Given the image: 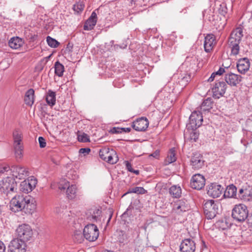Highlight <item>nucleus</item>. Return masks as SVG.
Wrapping results in <instances>:
<instances>
[{
	"label": "nucleus",
	"instance_id": "obj_39",
	"mask_svg": "<svg viewBox=\"0 0 252 252\" xmlns=\"http://www.w3.org/2000/svg\"><path fill=\"white\" fill-rule=\"evenodd\" d=\"M84 238L83 233H82L81 231H75L73 235V240L74 242L77 243H82L84 240Z\"/></svg>",
	"mask_w": 252,
	"mask_h": 252
},
{
	"label": "nucleus",
	"instance_id": "obj_49",
	"mask_svg": "<svg viewBox=\"0 0 252 252\" xmlns=\"http://www.w3.org/2000/svg\"><path fill=\"white\" fill-rule=\"evenodd\" d=\"M113 213H114L113 209L111 208H109L107 210V211L106 212V214L108 216V220L107 222V225L109 223V222L113 216Z\"/></svg>",
	"mask_w": 252,
	"mask_h": 252
},
{
	"label": "nucleus",
	"instance_id": "obj_2",
	"mask_svg": "<svg viewBox=\"0 0 252 252\" xmlns=\"http://www.w3.org/2000/svg\"><path fill=\"white\" fill-rule=\"evenodd\" d=\"M12 137L15 158L17 159H21L23 156L24 152L23 135L22 131L18 128L14 129L13 131Z\"/></svg>",
	"mask_w": 252,
	"mask_h": 252
},
{
	"label": "nucleus",
	"instance_id": "obj_25",
	"mask_svg": "<svg viewBox=\"0 0 252 252\" xmlns=\"http://www.w3.org/2000/svg\"><path fill=\"white\" fill-rule=\"evenodd\" d=\"M242 77L240 75L230 73L225 74V81L231 86H236L241 81Z\"/></svg>",
	"mask_w": 252,
	"mask_h": 252
},
{
	"label": "nucleus",
	"instance_id": "obj_6",
	"mask_svg": "<svg viewBox=\"0 0 252 252\" xmlns=\"http://www.w3.org/2000/svg\"><path fill=\"white\" fill-rule=\"evenodd\" d=\"M84 237L90 242L95 241L99 236V231L96 225L89 224L86 225L83 230Z\"/></svg>",
	"mask_w": 252,
	"mask_h": 252
},
{
	"label": "nucleus",
	"instance_id": "obj_12",
	"mask_svg": "<svg viewBox=\"0 0 252 252\" xmlns=\"http://www.w3.org/2000/svg\"><path fill=\"white\" fill-rule=\"evenodd\" d=\"M227 85L223 81L216 82L215 85L212 88L213 96L216 98H219L222 96L225 93Z\"/></svg>",
	"mask_w": 252,
	"mask_h": 252
},
{
	"label": "nucleus",
	"instance_id": "obj_13",
	"mask_svg": "<svg viewBox=\"0 0 252 252\" xmlns=\"http://www.w3.org/2000/svg\"><path fill=\"white\" fill-rule=\"evenodd\" d=\"M190 184L193 189L200 190L205 186V177L200 174H196L192 176Z\"/></svg>",
	"mask_w": 252,
	"mask_h": 252
},
{
	"label": "nucleus",
	"instance_id": "obj_55",
	"mask_svg": "<svg viewBox=\"0 0 252 252\" xmlns=\"http://www.w3.org/2000/svg\"><path fill=\"white\" fill-rule=\"evenodd\" d=\"M125 165H126V169L129 172H131L132 171V170L133 169L132 167L131 164L128 161H127V160L125 161Z\"/></svg>",
	"mask_w": 252,
	"mask_h": 252
},
{
	"label": "nucleus",
	"instance_id": "obj_16",
	"mask_svg": "<svg viewBox=\"0 0 252 252\" xmlns=\"http://www.w3.org/2000/svg\"><path fill=\"white\" fill-rule=\"evenodd\" d=\"M223 188L220 185L216 183H212L207 188V194L213 198L220 196L223 191Z\"/></svg>",
	"mask_w": 252,
	"mask_h": 252
},
{
	"label": "nucleus",
	"instance_id": "obj_34",
	"mask_svg": "<svg viewBox=\"0 0 252 252\" xmlns=\"http://www.w3.org/2000/svg\"><path fill=\"white\" fill-rule=\"evenodd\" d=\"M169 193L173 198H180L182 194V189L179 186L173 185L169 189Z\"/></svg>",
	"mask_w": 252,
	"mask_h": 252
},
{
	"label": "nucleus",
	"instance_id": "obj_32",
	"mask_svg": "<svg viewBox=\"0 0 252 252\" xmlns=\"http://www.w3.org/2000/svg\"><path fill=\"white\" fill-rule=\"evenodd\" d=\"M26 104L29 106H32L34 100V91L32 89L28 90L25 95L24 98Z\"/></svg>",
	"mask_w": 252,
	"mask_h": 252
},
{
	"label": "nucleus",
	"instance_id": "obj_24",
	"mask_svg": "<svg viewBox=\"0 0 252 252\" xmlns=\"http://www.w3.org/2000/svg\"><path fill=\"white\" fill-rule=\"evenodd\" d=\"M216 44V38L213 34H207L205 38L204 42V50L206 52H210Z\"/></svg>",
	"mask_w": 252,
	"mask_h": 252
},
{
	"label": "nucleus",
	"instance_id": "obj_15",
	"mask_svg": "<svg viewBox=\"0 0 252 252\" xmlns=\"http://www.w3.org/2000/svg\"><path fill=\"white\" fill-rule=\"evenodd\" d=\"M10 170L14 178L21 180L29 176V171L24 167L13 165L11 166Z\"/></svg>",
	"mask_w": 252,
	"mask_h": 252
},
{
	"label": "nucleus",
	"instance_id": "obj_58",
	"mask_svg": "<svg viewBox=\"0 0 252 252\" xmlns=\"http://www.w3.org/2000/svg\"><path fill=\"white\" fill-rule=\"evenodd\" d=\"M131 129L130 127H121V130L124 132H129L131 131Z\"/></svg>",
	"mask_w": 252,
	"mask_h": 252
},
{
	"label": "nucleus",
	"instance_id": "obj_52",
	"mask_svg": "<svg viewBox=\"0 0 252 252\" xmlns=\"http://www.w3.org/2000/svg\"><path fill=\"white\" fill-rule=\"evenodd\" d=\"M11 168L7 165L0 166V173H4L8 171Z\"/></svg>",
	"mask_w": 252,
	"mask_h": 252
},
{
	"label": "nucleus",
	"instance_id": "obj_42",
	"mask_svg": "<svg viewBox=\"0 0 252 252\" xmlns=\"http://www.w3.org/2000/svg\"><path fill=\"white\" fill-rule=\"evenodd\" d=\"M46 41L48 45L52 48H56L59 45V42L55 39L48 36L46 38Z\"/></svg>",
	"mask_w": 252,
	"mask_h": 252
},
{
	"label": "nucleus",
	"instance_id": "obj_27",
	"mask_svg": "<svg viewBox=\"0 0 252 252\" xmlns=\"http://www.w3.org/2000/svg\"><path fill=\"white\" fill-rule=\"evenodd\" d=\"M8 44L13 49H19L24 44V40L18 36L13 37L9 40Z\"/></svg>",
	"mask_w": 252,
	"mask_h": 252
},
{
	"label": "nucleus",
	"instance_id": "obj_26",
	"mask_svg": "<svg viewBox=\"0 0 252 252\" xmlns=\"http://www.w3.org/2000/svg\"><path fill=\"white\" fill-rule=\"evenodd\" d=\"M238 71L242 74H245L250 68V62L247 58L240 59L237 63Z\"/></svg>",
	"mask_w": 252,
	"mask_h": 252
},
{
	"label": "nucleus",
	"instance_id": "obj_59",
	"mask_svg": "<svg viewBox=\"0 0 252 252\" xmlns=\"http://www.w3.org/2000/svg\"><path fill=\"white\" fill-rule=\"evenodd\" d=\"M216 74L215 73V72H213L211 76L209 78V79H208V82H212L214 79H215V77L216 76Z\"/></svg>",
	"mask_w": 252,
	"mask_h": 252
},
{
	"label": "nucleus",
	"instance_id": "obj_33",
	"mask_svg": "<svg viewBox=\"0 0 252 252\" xmlns=\"http://www.w3.org/2000/svg\"><path fill=\"white\" fill-rule=\"evenodd\" d=\"M177 160L176 150L175 148H171L168 151L164 162L165 164L168 165L174 162Z\"/></svg>",
	"mask_w": 252,
	"mask_h": 252
},
{
	"label": "nucleus",
	"instance_id": "obj_61",
	"mask_svg": "<svg viewBox=\"0 0 252 252\" xmlns=\"http://www.w3.org/2000/svg\"><path fill=\"white\" fill-rule=\"evenodd\" d=\"M131 172L134 173L136 175H139V173H140V172L138 170H134V169H133Z\"/></svg>",
	"mask_w": 252,
	"mask_h": 252
},
{
	"label": "nucleus",
	"instance_id": "obj_46",
	"mask_svg": "<svg viewBox=\"0 0 252 252\" xmlns=\"http://www.w3.org/2000/svg\"><path fill=\"white\" fill-rule=\"evenodd\" d=\"M84 6L83 2H78L73 5V9L77 13H79L84 9Z\"/></svg>",
	"mask_w": 252,
	"mask_h": 252
},
{
	"label": "nucleus",
	"instance_id": "obj_43",
	"mask_svg": "<svg viewBox=\"0 0 252 252\" xmlns=\"http://www.w3.org/2000/svg\"><path fill=\"white\" fill-rule=\"evenodd\" d=\"M77 139L78 140L81 142L85 143L90 141L89 136L84 132L78 133L77 135Z\"/></svg>",
	"mask_w": 252,
	"mask_h": 252
},
{
	"label": "nucleus",
	"instance_id": "obj_47",
	"mask_svg": "<svg viewBox=\"0 0 252 252\" xmlns=\"http://www.w3.org/2000/svg\"><path fill=\"white\" fill-rule=\"evenodd\" d=\"M190 77L189 75L186 74L185 76H184L179 81L180 84L182 86H185L187 85L188 82L190 81Z\"/></svg>",
	"mask_w": 252,
	"mask_h": 252
},
{
	"label": "nucleus",
	"instance_id": "obj_18",
	"mask_svg": "<svg viewBox=\"0 0 252 252\" xmlns=\"http://www.w3.org/2000/svg\"><path fill=\"white\" fill-rule=\"evenodd\" d=\"M149 121L146 118L141 117L134 121L131 124V127L136 131H144L148 128Z\"/></svg>",
	"mask_w": 252,
	"mask_h": 252
},
{
	"label": "nucleus",
	"instance_id": "obj_63",
	"mask_svg": "<svg viewBox=\"0 0 252 252\" xmlns=\"http://www.w3.org/2000/svg\"><path fill=\"white\" fill-rule=\"evenodd\" d=\"M103 252H114L112 251H109V250H105Z\"/></svg>",
	"mask_w": 252,
	"mask_h": 252
},
{
	"label": "nucleus",
	"instance_id": "obj_22",
	"mask_svg": "<svg viewBox=\"0 0 252 252\" xmlns=\"http://www.w3.org/2000/svg\"><path fill=\"white\" fill-rule=\"evenodd\" d=\"M25 203L23 206V211L26 214H32L36 209L35 201L32 196L26 195Z\"/></svg>",
	"mask_w": 252,
	"mask_h": 252
},
{
	"label": "nucleus",
	"instance_id": "obj_30",
	"mask_svg": "<svg viewBox=\"0 0 252 252\" xmlns=\"http://www.w3.org/2000/svg\"><path fill=\"white\" fill-rule=\"evenodd\" d=\"M101 213L102 211L99 209L95 208L94 209L91 210L90 213V214L88 216L87 219L93 222L100 221Z\"/></svg>",
	"mask_w": 252,
	"mask_h": 252
},
{
	"label": "nucleus",
	"instance_id": "obj_56",
	"mask_svg": "<svg viewBox=\"0 0 252 252\" xmlns=\"http://www.w3.org/2000/svg\"><path fill=\"white\" fill-rule=\"evenodd\" d=\"M5 246L4 243L0 240V252H5Z\"/></svg>",
	"mask_w": 252,
	"mask_h": 252
},
{
	"label": "nucleus",
	"instance_id": "obj_11",
	"mask_svg": "<svg viewBox=\"0 0 252 252\" xmlns=\"http://www.w3.org/2000/svg\"><path fill=\"white\" fill-rule=\"evenodd\" d=\"M173 95L174 94L169 92V89L165 87L158 92L156 100L157 101H162V105H166V103H169V102L172 103V100L171 98Z\"/></svg>",
	"mask_w": 252,
	"mask_h": 252
},
{
	"label": "nucleus",
	"instance_id": "obj_40",
	"mask_svg": "<svg viewBox=\"0 0 252 252\" xmlns=\"http://www.w3.org/2000/svg\"><path fill=\"white\" fill-rule=\"evenodd\" d=\"M128 236L126 232L123 230H121L119 232V235L118 236V241L120 243L125 244L128 241Z\"/></svg>",
	"mask_w": 252,
	"mask_h": 252
},
{
	"label": "nucleus",
	"instance_id": "obj_45",
	"mask_svg": "<svg viewBox=\"0 0 252 252\" xmlns=\"http://www.w3.org/2000/svg\"><path fill=\"white\" fill-rule=\"evenodd\" d=\"M106 160H105V161L107 162L108 163L110 164H115L116 163L118 160V157H115V159L112 156L111 154L110 153V151L108 153V155H106Z\"/></svg>",
	"mask_w": 252,
	"mask_h": 252
},
{
	"label": "nucleus",
	"instance_id": "obj_20",
	"mask_svg": "<svg viewBox=\"0 0 252 252\" xmlns=\"http://www.w3.org/2000/svg\"><path fill=\"white\" fill-rule=\"evenodd\" d=\"M195 248L194 241L190 238L182 240L180 246L181 252H194Z\"/></svg>",
	"mask_w": 252,
	"mask_h": 252
},
{
	"label": "nucleus",
	"instance_id": "obj_44",
	"mask_svg": "<svg viewBox=\"0 0 252 252\" xmlns=\"http://www.w3.org/2000/svg\"><path fill=\"white\" fill-rule=\"evenodd\" d=\"M109 152V148H104L100 149L99 151V156L100 158L103 160H106L107 157L106 155H108Z\"/></svg>",
	"mask_w": 252,
	"mask_h": 252
},
{
	"label": "nucleus",
	"instance_id": "obj_50",
	"mask_svg": "<svg viewBox=\"0 0 252 252\" xmlns=\"http://www.w3.org/2000/svg\"><path fill=\"white\" fill-rule=\"evenodd\" d=\"M38 142L39 144V146L41 148H43L46 147V141L45 139L43 137L39 136L38 137Z\"/></svg>",
	"mask_w": 252,
	"mask_h": 252
},
{
	"label": "nucleus",
	"instance_id": "obj_9",
	"mask_svg": "<svg viewBox=\"0 0 252 252\" xmlns=\"http://www.w3.org/2000/svg\"><path fill=\"white\" fill-rule=\"evenodd\" d=\"M190 166L194 170H198L202 168L205 165V160L203 156L198 152H194L192 154L190 158Z\"/></svg>",
	"mask_w": 252,
	"mask_h": 252
},
{
	"label": "nucleus",
	"instance_id": "obj_38",
	"mask_svg": "<svg viewBox=\"0 0 252 252\" xmlns=\"http://www.w3.org/2000/svg\"><path fill=\"white\" fill-rule=\"evenodd\" d=\"M54 67L56 75L62 77L64 71V66L59 62H57L55 63Z\"/></svg>",
	"mask_w": 252,
	"mask_h": 252
},
{
	"label": "nucleus",
	"instance_id": "obj_8",
	"mask_svg": "<svg viewBox=\"0 0 252 252\" xmlns=\"http://www.w3.org/2000/svg\"><path fill=\"white\" fill-rule=\"evenodd\" d=\"M27 245L17 238L12 240L8 247V252H26Z\"/></svg>",
	"mask_w": 252,
	"mask_h": 252
},
{
	"label": "nucleus",
	"instance_id": "obj_4",
	"mask_svg": "<svg viewBox=\"0 0 252 252\" xmlns=\"http://www.w3.org/2000/svg\"><path fill=\"white\" fill-rule=\"evenodd\" d=\"M220 203L214 200H207L203 205L204 213L208 220L214 219L219 214Z\"/></svg>",
	"mask_w": 252,
	"mask_h": 252
},
{
	"label": "nucleus",
	"instance_id": "obj_21",
	"mask_svg": "<svg viewBox=\"0 0 252 252\" xmlns=\"http://www.w3.org/2000/svg\"><path fill=\"white\" fill-rule=\"evenodd\" d=\"M36 183V179L25 180L20 184V190L24 193H28L32 190Z\"/></svg>",
	"mask_w": 252,
	"mask_h": 252
},
{
	"label": "nucleus",
	"instance_id": "obj_64",
	"mask_svg": "<svg viewBox=\"0 0 252 252\" xmlns=\"http://www.w3.org/2000/svg\"><path fill=\"white\" fill-rule=\"evenodd\" d=\"M114 41L113 40H112L110 41V43L111 44L112 46L113 45H114Z\"/></svg>",
	"mask_w": 252,
	"mask_h": 252
},
{
	"label": "nucleus",
	"instance_id": "obj_51",
	"mask_svg": "<svg viewBox=\"0 0 252 252\" xmlns=\"http://www.w3.org/2000/svg\"><path fill=\"white\" fill-rule=\"evenodd\" d=\"M109 132L113 134H118L122 133L121 127H114L110 130Z\"/></svg>",
	"mask_w": 252,
	"mask_h": 252
},
{
	"label": "nucleus",
	"instance_id": "obj_23",
	"mask_svg": "<svg viewBox=\"0 0 252 252\" xmlns=\"http://www.w3.org/2000/svg\"><path fill=\"white\" fill-rule=\"evenodd\" d=\"M199 133L197 128H192L187 126V131L184 133L185 137L187 140L191 143L195 142L198 139Z\"/></svg>",
	"mask_w": 252,
	"mask_h": 252
},
{
	"label": "nucleus",
	"instance_id": "obj_41",
	"mask_svg": "<svg viewBox=\"0 0 252 252\" xmlns=\"http://www.w3.org/2000/svg\"><path fill=\"white\" fill-rule=\"evenodd\" d=\"M12 181H15L13 177H7L3 181V186L2 188L3 190L8 189L12 186Z\"/></svg>",
	"mask_w": 252,
	"mask_h": 252
},
{
	"label": "nucleus",
	"instance_id": "obj_29",
	"mask_svg": "<svg viewBox=\"0 0 252 252\" xmlns=\"http://www.w3.org/2000/svg\"><path fill=\"white\" fill-rule=\"evenodd\" d=\"M237 188L233 184L227 187L223 196L227 198H234L238 199V193H237Z\"/></svg>",
	"mask_w": 252,
	"mask_h": 252
},
{
	"label": "nucleus",
	"instance_id": "obj_5",
	"mask_svg": "<svg viewBox=\"0 0 252 252\" xmlns=\"http://www.w3.org/2000/svg\"><path fill=\"white\" fill-rule=\"evenodd\" d=\"M17 239L24 243L30 241L32 237L33 232L31 227L27 224L19 225L16 230Z\"/></svg>",
	"mask_w": 252,
	"mask_h": 252
},
{
	"label": "nucleus",
	"instance_id": "obj_31",
	"mask_svg": "<svg viewBox=\"0 0 252 252\" xmlns=\"http://www.w3.org/2000/svg\"><path fill=\"white\" fill-rule=\"evenodd\" d=\"M12 186L10 187L7 189L3 190V193L6 195L8 199L12 198L15 195L14 194L17 192V184L16 181H12Z\"/></svg>",
	"mask_w": 252,
	"mask_h": 252
},
{
	"label": "nucleus",
	"instance_id": "obj_1",
	"mask_svg": "<svg viewBox=\"0 0 252 252\" xmlns=\"http://www.w3.org/2000/svg\"><path fill=\"white\" fill-rule=\"evenodd\" d=\"M243 36V29L241 27L236 28L230 34L228 45L231 49V54L233 55H237L239 52V44Z\"/></svg>",
	"mask_w": 252,
	"mask_h": 252
},
{
	"label": "nucleus",
	"instance_id": "obj_48",
	"mask_svg": "<svg viewBox=\"0 0 252 252\" xmlns=\"http://www.w3.org/2000/svg\"><path fill=\"white\" fill-rule=\"evenodd\" d=\"M227 11V8L226 7V4L224 3L220 4L219 8V13L221 15L224 16L226 14Z\"/></svg>",
	"mask_w": 252,
	"mask_h": 252
},
{
	"label": "nucleus",
	"instance_id": "obj_62",
	"mask_svg": "<svg viewBox=\"0 0 252 252\" xmlns=\"http://www.w3.org/2000/svg\"><path fill=\"white\" fill-rule=\"evenodd\" d=\"M118 47L120 48H122V47L121 46H120L119 45H117V44H116V45H114V49H118Z\"/></svg>",
	"mask_w": 252,
	"mask_h": 252
},
{
	"label": "nucleus",
	"instance_id": "obj_57",
	"mask_svg": "<svg viewBox=\"0 0 252 252\" xmlns=\"http://www.w3.org/2000/svg\"><path fill=\"white\" fill-rule=\"evenodd\" d=\"M225 71V70H224V68H222V67H220V69H219V70H218L216 72H215V73L216 74V75H221V74H222V73L223 72H224Z\"/></svg>",
	"mask_w": 252,
	"mask_h": 252
},
{
	"label": "nucleus",
	"instance_id": "obj_28",
	"mask_svg": "<svg viewBox=\"0 0 252 252\" xmlns=\"http://www.w3.org/2000/svg\"><path fill=\"white\" fill-rule=\"evenodd\" d=\"M97 21V15L95 12H93L90 18L86 21L84 26L85 30L90 31L92 30L96 25Z\"/></svg>",
	"mask_w": 252,
	"mask_h": 252
},
{
	"label": "nucleus",
	"instance_id": "obj_14",
	"mask_svg": "<svg viewBox=\"0 0 252 252\" xmlns=\"http://www.w3.org/2000/svg\"><path fill=\"white\" fill-rule=\"evenodd\" d=\"M238 199L246 202L252 200V186H243L239 190Z\"/></svg>",
	"mask_w": 252,
	"mask_h": 252
},
{
	"label": "nucleus",
	"instance_id": "obj_37",
	"mask_svg": "<svg viewBox=\"0 0 252 252\" xmlns=\"http://www.w3.org/2000/svg\"><path fill=\"white\" fill-rule=\"evenodd\" d=\"M213 102L212 99L208 98L204 100L200 105L201 110H210L213 106Z\"/></svg>",
	"mask_w": 252,
	"mask_h": 252
},
{
	"label": "nucleus",
	"instance_id": "obj_35",
	"mask_svg": "<svg viewBox=\"0 0 252 252\" xmlns=\"http://www.w3.org/2000/svg\"><path fill=\"white\" fill-rule=\"evenodd\" d=\"M46 100L47 103L50 105H54L56 102V93L55 92L49 90L47 92L46 96Z\"/></svg>",
	"mask_w": 252,
	"mask_h": 252
},
{
	"label": "nucleus",
	"instance_id": "obj_60",
	"mask_svg": "<svg viewBox=\"0 0 252 252\" xmlns=\"http://www.w3.org/2000/svg\"><path fill=\"white\" fill-rule=\"evenodd\" d=\"M247 221L248 223L252 226V213L249 215Z\"/></svg>",
	"mask_w": 252,
	"mask_h": 252
},
{
	"label": "nucleus",
	"instance_id": "obj_19",
	"mask_svg": "<svg viewBox=\"0 0 252 252\" xmlns=\"http://www.w3.org/2000/svg\"><path fill=\"white\" fill-rule=\"evenodd\" d=\"M59 189L61 190H66V193L67 198L69 199H73L76 196V187L75 185H69L68 182H65L63 185H60Z\"/></svg>",
	"mask_w": 252,
	"mask_h": 252
},
{
	"label": "nucleus",
	"instance_id": "obj_3",
	"mask_svg": "<svg viewBox=\"0 0 252 252\" xmlns=\"http://www.w3.org/2000/svg\"><path fill=\"white\" fill-rule=\"evenodd\" d=\"M231 216L236 221L244 222L248 220L249 216V211L247 207L242 204L235 205L232 210Z\"/></svg>",
	"mask_w": 252,
	"mask_h": 252
},
{
	"label": "nucleus",
	"instance_id": "obj_10",
	"mask_svg": "<svg viewBox=\"0 0 252 252\" xmlns=\"http://www.w3.org/2000/svg\"><path fill=\"white\" fill-rule=\"evenodd\" d=\"M189 119L190 123L188 126L192 128H197L202 124L203 119L202 111H192Z\"/></svg>",
	"mask_w": 252,
	"mask_h": 252
},
{
	"label": "nucleus",
	"instance_id": "obj_7",
	"mask_svg": "<svg viewBox=\"0 0 252 252\" xmlns=\"http://www.w3.org/2000/svg\"><path fill=\"white\" fill-rule=\"evenodd\" d=\"M26 196L15 195L10 202V210L14 212L23 211V206L25 203Z\"/></svg>",
	"mask_w": 252,
	"mask_h": 252
},
{
	"label": "nucleus",
	"instance_id": "obj_54",
	"mask_svg": "<svg viewBox=\"0 0 252 252\" xmlns=\"http://www.w3.org/2000/svg\"><path fill=\"white\" fill-rule=\"evenodd\" d=\"M90 152L91 149L89 148H81L79 150V153L84 154L85 156L87 154H89Z\"/></svg>",
	"mask_w": 252,
	"mask_h": 252
},
{
	"label": "nucleus",
	"instance_id": "obj_36",
	"mask_svg": "<svg viewBox=\"0 0 252 252\" xmlns=\"http://www.w3.org/2000/svg\"><path fill=\"white\" fill-rule=\"evenodd\" d=\"M147 191L141 187H136L132 188H130L128 191L126 192L123 196H125L128 193H134L137 194H143L146 193Z\"/></svg>",
	"mask_w": 252,
	"mask_h": 252
},
{
	"label": "nucleus",
	"instance_id": "obj_53",
	"mask_svg": "<svg viewBox=\"0 0 252 252\" xmlns=\"http://www.w3.org/2000/svg\"><path fill=\"white\" fill-rule=\"evenodd\" d=\"M159 155H160V150H157L154 153L150 154L149 156V157H152L154 158H155L158 159L159 157Z\"/></svg>",
	"mask_w": 252,
	"mask_h": 252
},
{
	"label": "nucleus",
	"instance_id": "obj_17",
	"mask_svg": "<svg viewBox=\"0 0 252 252\" xmlns=\"http://www.w3.org/2000/svg\"><path fill=\"white\" fill-rule=\"evenodd\" d=\"M190 209V206L187 200L182 199L175 202L173 204V210L177 214H181Z\"/></svg>",
	"mask_w": 252,
	"mask_h": 252
}]
</instances>
